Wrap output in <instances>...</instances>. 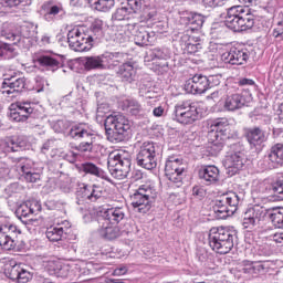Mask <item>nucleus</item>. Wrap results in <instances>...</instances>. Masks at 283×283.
Returning <instances> with one entry per match:
<instances>
[{"mask_svg":"<svg viewBox=\"0 0 283 283\" xmlns=\"http://www.w3.org/2000/svg\"><path fill=\"white\" fill-rule=\"evenodd\" d=\"M108 169L116 180H125L132 171V154L127 150H115L108 156Z\"/></svg>","mask_w":283,"mask_h":283,"instance_id":"20e7f679","label":"nucleus"},{"mask_svg":"<svg viewBox=\"0 0 283 283\" xmlns=\"http://www.w3.org/2000/svg\"><path fill=\"white\" fill-rule=\"evenodd\" d=\"M38 63L42 65V67H48L49 70L53 71H55L59 67L57 60L49 55H42L38 57Z\"/></svg>","mask_w":283,"mask_h":283,"instance_id":"ea45409f","label":"nucleus"},{"mask_svg":"<svg viewBox=\"0 0 283 283\" xmlns=\"http://www.w3.org/2000/svg\"><path fill=\"white\" fill-rule=\"evenodd\" d=\"M84 174H90L91 176H96L97 178H103L104 171L98 166L92 163H85L82 165Z\"/></svg>","mask_w":283,"mask_h":283,"instance_id":"58836bf2","label":"nucleus"},{"mask_svg":"<svg viewBox=\"0 0 283 283\" xmlns=\"http://www.w3.org/2000/svg\"><path fill=\"white\" fill-rule=\"evenodd\" d=\"M15 214L19 218H30V216H32V212L30 211V203H29V201H25V202L21 203L17 208Z\"/></svg>","mask_w":283,"mask_h":283,"instance_id":"de8ad7c7","label":"nucleus"},{"mask_svg":"<svg viewBox=\"0 0 283 283\" xmlns=\"http://www.w3.org/2000/svg\"><path fill=\"white\" fill-rule=\"evenodd\" d=\"M23 3V0H0L1 8H4V10H11L10 13L14 12L19 6Z\"/></svg>","mask_w":283,"mask_h":283,"instance_id":"49530a36","label":"nucleus"},{"mask_svg":"<svg viewBox=\"0 0 283 283\" xmlns=\"http://www.w3.org/2000/svg\"><path fill=\"white\" fill-rule=\"evenodd\" d=\"M126 209L124 207L109 208L104 212L102 220H107L111 224H118L125 220Z\"/></svg>","mask_w":283,"mask_h":283,"instance_id":"a878e982","label":"nucleus"},{"mask_svg":"<svg viewBox=\"0 0 283 283\" xmlns=\"http://www.w3.org/2000/svg\"><path fill=\"white\" fill-rule=\"evenodd\" d=\"M22 264H14V265H11L10 268H8V275L10 277V280H13V281H18L19 280V275L21 273V269H22Z\"/></svg>","mask_w":283,"mask_h":283,"instance_id":"8fccbe9b","label":"nucleus"},{"mask_svg":"<svg viewBox=\"0 0 283 283\" xmlns=\"http://www.w3.org/2000/svg\"><path fill=\"white\" fill-rule=\"evenodd\" d=\"M17 168L20 169V171H22V174L24 176H27V174L32 171V167L30 165V160L25 159V158H18L17 159Z\"/></svg>","mask_w":283,"mask_h":283,"instance_id":"09e8293b","label":"nucleus"},{"mask_svg":"<svg viewBox=\"0 0 283 283\" xmlns=\"http://www.w3.org/2000/svg\"><path fill=\"white\" fill-rule=\"evenodd\" d=\"M10 178V168L8 164L0 161V180H8Z\"/></svg>","mask_w":283,"mask_h":283,"instance_id":"bf43d9fd","label":"nucleus"},{"mask_svg":"<svg viewBox=\"0 0 283 283\" xmlns=\"http://www.w3.org/2000/svg\"><path fill=\"white\" fill-rule=\"evenodd\" d=\"M185 90L188 94H205L209 90V80L207 75L196 74L185 83Z\"/></svg>","mask_w":283,"mask_h":283,"instance_id":"4468645a","label":"nucleus"},{"mask_svg":"<svg viewBox=\"0 0 283 283\" xmlns=\"http://www.w3.org/2000/svg\"><path fill=\"white\" fill-rule=\"evenodd\" d=\"M65 233V229L62 226H51L46 229L45 235L50 242H59L63 239V234Z\"/></svg>","mask_w":283,"mask_h":283,"instance_id":"f704fd0d","label":"nucleus"},{"mask_svg":"<svg viewBox=\"0 0 283 283\" xmlns=\"http://www.w3.org/2000/svg\"><path fill=\"white\" fill-rule=\"evenodd\" d=\"M175 120L181 125H191L200 118V113L198 112V106L191 101L177 104L175 106Z\"/></svg>","mask_w":283,"mask_h":283,"instance_id":"6e6552de","label":"nucleus"},{"mask_svg":"<svg viewBox=\"0 0 283 283\" xmlns=\"http://www.w3.org/2000/svg\"><path fill=\"white\" fill-rule=\"evenodd\" d=\"M272 242H275L276 244H281L283 247V232H276L272 235Z\"/></svg>","mask_w":283,"mask_h":283,"instance_id":"774afa93","label":"nucleus"},{"mask_svg":"<svg viewBox=\"0 0 283 283\" xmlns=\"http://www.w3.org/2000/svg\"><path fill=\"white\" fill-rule=\"evenodd\" d=\"M95 144H92V139L88 142H81L78 146L76 147L77 151H81L82 154H92L94 151Z\"/></svg>","mask_w":283,"mask_h":283,"instance_id":"3c124183","label":"nucleus"},{"mask_svg":"<svg viewBox=\"0 0 283 283\" xmlns=\"http://www.w3.org/2000/svg\"><path fill=\"white\" fill-rule=\"evenodd\" d=\"M29 202V209L31 211V216H38V213H41V202L36 200H31Z\"/></svg>","mask_w":283,"mask_h":283,"instance_id":"052dcab7","label":"nucleus"},{"mask_svg":"<svg viewBox=\"0 0 283 283\" xmlns=\"http://www.w3.org/2000/svg\"><path fill=\"white\" fill-rule=\"evenodd\" d=\"M15 104H18V112H20V116H24V120H28L30 115L34 113V107H32V104L29 102Z\"/></svg>","mask_w":283,"mask_h":283,"instance_id":"c03bdc74","label":"nucleus"},{"mask_svg":"<svg viewBox=\"0 0 283 283\" xmlns=\"http://www.w3.org/2000/svg\"><path fill=\"white\" fill-rule=\"evenodd\" d=\"M266 208L254 206L252 208L247 209L243 213L242 224L244 229H255V227L260 226V222L266 218Z\"/></svg>","mask_w":283,"mask_h":283,"instance_id":"f8f14e48","label":"nucleus"},{"mask_svg":"<svg viewBox=\"0 0 283 283\" xmlns=\"http://www.w3.org/2000/svg\"><path fill=\"white\" fill-rule=\"evenodd\" d=\"M91 6L92 0H70V6L73 8H83V6Z\"/></svg>","mask_w":283,"mask_h":283,"instance_id":"0e129e2a","label":"nucleus"},{"mask_svg":"<svg viewBox=\"0 0 283 283\" xmlns=\"http://www.w3.org/2000/svg\"><path fill=\"white\" fill-rule=\"evenodd\" d=\"M21 191L20 186L17 182H13L4 188L6 198H12V196Z\"/></svg>","mask_w":283,"mask_h":283,"instance_id":"864d4df0","label":"nucleus"},{"mask_svg":"<svg viewBox=\"0 0 283 283\" xmlns=\"http://www.w3.org/2000/svg\"><path fill=\"white\" fill-rule=\"evenodd\" d=\"M30 280H32V273H30V271L25 270L23 268V265H22L17 282H19V283H28V282H30Z\"/></svg>","mask_w":283,"mask_h":283,"instance_id":"6e6d98bb","label":"nucleus"},{"mask_svg":"<svg viewBox=\"0 0 283 283\" xmlns=\"http://www.w3.org/2000/svg\"><path fill=\"white\" fill-rule=\"evenodd\" d=\"M220 177V170L216 166H205L199 170V178L203 180L206 185H213L218 182Z\"/></svg>","mask_w":283,"mask_h":283,"instance_id":"393cba45","label":"nucleus"},{"mask_svg":"<svg viewBox=\"0 0 283 283\" xmlns=\"http://www.w3.org/2000/svg\"><path fill=\"white\" fill-rule=\"evenodd\" d=\"M63 12H65L63 4H51L46 10V14L50 17H56V14H63Z\"/></svg>","mask_w":283,"mask_h":283,"instance_id":"5fc2aeb1","label":"nucleus"},{"mask_svg":"<svg viewBox=\"0 0 283 283\" xmlns=\"http://www.w3.org/2000/svg\"><path fill=\"white\" fill-rule=\"evenodd\" d=\"M165 176L176 187H182V178H185V165H182V161L170 157L166 161Z\"/></svg>","mask_w":283,"mask_h":283,"instance_id":"9d476101","label":"nucleus"},{"mask_svg":"<svg viewBox=\"0 0 283 283\" xmlns=\"http://www.w3.org/2000/svg\"><path fill=\"white\" fill-rule=\"evenodd\" d=\"M50 127L55 132V134H63L66 129H70V122L66 119L51 120Z\"/></svg>","mask_w":283,"mask_h":283,"instance_id":"a19ab883","label":"nucleus"},{"mask_svg":"<svg viewBox=\"0 0 283 283\" xmlns=\"http://www.w3.org/2000/svg\"><path fill=\"white\" fill-rule=\"evenodd\" d=\"M103 55L104 70H116L122 63L127 61V53L123 52H105Z\"/></svg>","mask_w":283,"mask_h":283,"instance_id":"a211bd4d","label":"nucleus"},{"mask_svg":"<svg viewBox=\"0 0 283 283\" xmlns=\"http://www.w3.org/2000/svg\"><path fill=\"white\" fill-rule=\"evenodd\" d=\"M104 127L107 140L117 144L123 143L127 138L132 124L123 114H112L105 118Z\"/></svg>","mask_w":283,"mask_h":283,"instance_id":"7ed1b4c3","label":"nucleus"},{"mask_svg":"<svg viewBox=\"0 0 283 283\" xmlns=\"http://www.w3.org/2000/svg\"><path fill=\"white\" fill-rule=\"evenodd\" d=\"M202 3L206 8H218L222 6V0H202Z\"/></svg>","mask_w":283,"mask_h":283,"instance_id":"69168bd1","label":"nucleus"},{"mask_svg":"<svg viewBox=\"0 0 283 283\" xmlns=\"http://www.w3.org/2000/svg\"><path fill=\"white\" fill-rule=\"evenodd\" d=\"M126 107L129 108V112L133 116H138L143 112V106L136 99H126Z\"/></svg>","mask_w":283,"mask_h":283,"instance_id":"a18cd8bd","label":"nucleus"},{"mask_svg":"<svg viewBox=\"0 0 283 283\" xmlns=\"http://www.w3.org/2000/svg\"><path fill=\"white\" fill-rule=\"evenodd\" d=\"M99 228L97 230L98 235L104 240H116L120 238V229L118 227L112 226L107 220H99Z\"/></svg>","mask_w":283,"mask_h":283,"instance_id":"412c9836","label":"nucleus"},{"mask_svg":"<svg viewBox=\"0 0 283 283\" xmlns=\"http://www.w3.org/2000/svg\"><path fill=\"white\" fill-rule=\"evenodd\" d=\"M157 196L158 192L151 185H142L130 197L132 206L138 213H147L151 209Z\"/></svg>","mask_w":283,"mask_h":283,"instance_id":"39448f33","label":"nucleus"},{"mask_svg":"<svg viewBox=\"0 0 283 283\" xmlns=\"http://www.w3.org/2000/svg\"><path fill=\"white\" fill-rule=\"evenodd\" d=\"M137 165L144 169H156L158 160L156 159V146L154 143L145 142L139 147L136 157Z\"/></svg>","mask_w":283,"mask_h":283,"instance_id":"1a4fd4ad","label":"nucleus"},{"mask_svg":"<svg viewBox=\"0 0 283 283\" xmlns=\"http://www.w3.org/2000/svg\"><path fill=\"white\" fill-rule=\"evenodd\" d=\"M92 36L85 33L83 28H73L67 33L69 48L74 52H90L94 48Z\"/></svg>","mask_w":283,"mask_h":283,"instance_id":"0eeeda50","label":"nucleus"},{"mask_svg":"<svg viewBox=\"0 0 283 283\" xmlns=\"http://www.w3.org/2000/svg\"><path fill=\"white\" fill-rule=\"evenodd\" d=\"M247 140L251 147H258L266 140V135L260 127L250 128L247 132Z\"/></svg>","mask_w":283,"mask_h":283,"instance_id":"c85d7f7f","label":"nucleus"},{"mask_svg":"<svg viewBox=\"0 0 283 283\" xmlns=\"http://www.w3.org/2000/svg\"><path fill=\"white\" fill-rule=\"evenodd\" d=\"M36 34V25L32 22H24L22 25L18 27V36L21 39H32Z\"/></svg>","mask_w":283,"mask_h":283,"instance_id":"c756f323","label":"nucleus"},{"mask_svg":"<svg viewBox=\"0 0 283 283\" xmlns=\"http://www.w3.org/2000/svg\"><path fill=\"white\" fill-rule=\"evenodd\" d=\"M21 149H25V142L21 139L6 138L0 140V151H3V154L21 151Z\"/></svg>","mask_w":283,"mask_h":283,"instance_id":"cd10ccee","label":"nucleus"},{"mask_svg":"<svg viewBox=\"0 0 283 283\" xmlns=\"http://www.w3.org/2000/svg\"><path fill=\"white\" fill-rule=\"evenodd\" d=\"M9 118L14 123H25V116L21 115L18 104H11L9 107Z\"/></svg>","mask_w":283,"mask_h":283,"instance_id":"37998d69","label":"nucleus"},{"mask_svg":"<svg viewBox=\"0 0 283 283\" xmlns=\"http://www.w3.org/2000/svg\"><path fill=\"white\" fill-rule=\"evenodd\" d=\"M2 87L6 90V87H9L8 91H4L6 94H14V92H23V88L25 87V77H15L11 76L9 78H6L2 83Z\"/></svg>","mask_w":283,"mask_h":283,"instance_id":"bb28decb","label":"nucleus"},{"mask_svg":"<svg viewBox=\"0 0 283 283\" xmlns=\"http://www.w3.org/2000/svg\"><path fill=\"white\" fill-rule=\"evenodd\" d=\"M115 3V0H91V7L98 12H109Z\"/></svg>","mask_w":283,"mask_h":283,"instance_id":"c9c22d12","label":"nucleus"},{"mask_svg":"<svg viewBox=\"0 0 283 283\" xmlns=\"http://www.w3.org/2000/svg\"><path fill=\"white\" fill-rule=\"evenodd\" d=\"M242 200H244V193L228 192L216 200L213 211L220 213V218H231L238 211Z\"/></svg>","mask_w":283,"mask_h":283,"instance_id":"423d86ee","label":"nucleus"},{"mask_svg":"<svg viewBox=\"0 0 283 283\" xmlns=\"http://www.w3.org/2000/svg\"><path fill=\"white\" fill-rule=\"evenodd\" d=\"M69 136L74 140H81L82 143H92L95 145L96 143V135L90 129V126L86 124H75L71 127L69 132Z\"/></svg>","mask_w":283,"mask_h":283,"instance_id":"2eb2a0df","label":"nucleus"},{"mask_svg":"<svg viewBox=\"0 0 283 283\" xmlns=\"http://www.w3.org/2000/svg\"><path fill=\"white\" fill-rule=\"evenodd\" d=\"M208 138H221V140H229V120L224 118L214 120L210 125Z\"/></svg>","mask_w":283,"mask_h":283,"instance_id":"f3484780","label":"nucleus"},{"mask_svg":"<svg viewBox=\"0 0 283 283\" xmlns=\"http://www.w3.org/2000/svg\"><path fill=\"white\" fill-rule=\"evenodd\" d=\"M247 157L242 151L230 153L223 160V167L228 176H235L244 167Z\"/></svg>","mask_w":283,"mask_h":283,"instance_id":"ddd939ff","label":"nucleus"},{"mask_svg":"<svg viewBox=\"0 0 283 283\" xmlns=\"http://www.w3.org/2000/svg\"><path fill=\"white\" fill-rule=\"evenodd\" d=\"M210 146L208 149H210V154L212 156H218L220 151H222L224 145L227 144V139H222V137H212L209 138Z\"/></svg>","mask_w":283,"mask_h":283,"instance_id":"e433bc0d","label":"nucleus"},{"mask_svg":"<svg viewBox=\"0 0 283 283\" xmlns=\"http://www.w3.org/2000/svg\"><path fill=\"white\" fill-rule=\"evenodd\" d=\"M129 14H132V11L127 7H120L115 10V12L112 15V21H127L129 20Z\"/></svg>","mask_w":283,"mask_h":283,"instance_id":"79ce46f5","label":"nucleus"},{"mask_svg":"<svg viewBox=\"0 0 283 283\" xmlns=\"http://www.w3.org/2000/svg\"><path fill=\"white\" fill-rule=\"evenodd\" d=\"M117 75L124 83H134L136 78V69H134V62L125 61L118 66Z\"/></svg>","mask_w":283,"mask_h":283,"instance_id":"5701e85b","label":"nucleus"},{"mask_svg":"<svg viewBox=\"0 0 283 283\" xmlns=\"http://www.w3.org/2000/svg\"><path fill=\"white\" fill-rule=\"evenodd\" d=\"M245 266L248 268L243 269L244 273H260L262 271V265H255V263L250 261H245Z\"/></svg>","mask_w":283,"mask_h":283,"instance_id":"13d9d810","label":"nucleus"},{"mask_svg":"<svg viewBox=\"0 0 283 283\" xmlns=\"http://www.w3.org/2000/svg\"><path fill=\"white\" fill-rule=\"evenodd\" d=\"M207 78L209 80V82H208V90L210 87H216L217 85H220V76H218V75H210Z\"/></svg>","mask_w":283,"mask_h":283,"instance_id":"338daca9","label":"nucleus"},{"mask_svg":"<svg viewBox=\"0 0 283 283\" xmlns=\"http://www.w3.org/2000/svg\"><path fill=\"white\" fill-rule=\"evenodd\" d=\"M21 234V230L17 226L7 223L0 227V249L2 251H14L17 249V241L14 238Z\"/></svg>","mask_w":283,"mask_h":283,"instance_id":"9b49d317","label":"nucleus"},{"mask_svg":"<svg viewBox=\"0 0 283 283\" xmlns=\"http://www.w3.org/2000/svg\"><path fill=\"white\" fill-rule=\"evenodd\" d=\"M192 196L195 198H198L199 200H202V198H205L207 196V190H205V188H202L200 186H195L192 188Z\"/></svg>","mask_w":283,"mask_h":283,"instance_id":"680f3d73","label":"nucleus"},{"mask_svg":"<svg viewBox=\"0 0 283 283\" xmlns=\"http://www.w3.org/2000/svg\"><path fill=\"white\" fill-rule=\"evenodd\" d=\"M266 160L272 169L283 167V144L273 145L266 156Z\"/></svg>","mask_w":283,"mask_h":283,"instance_id":"6ab92c4d","label":"nucleus"},{"mask_svg":"<svg viewBox=\"0 0 283 283\" xmlns=\"http://www.w3.org/2000/svg\"><path fill=\"white\" fill-rule=\"evenodd\" d=\"M266 216L271 220L273 227H275V229H283V209H266Z\"/></svg>","mask_w":283,"mask_h":283,"instance_id":"72a5a7b5","label":"nucleus"},{"mask_svg":"<svg viewBox=\"0 0 283 283\" xmlns=\"http://www.w3.org/2000/svg\"><path fill=\"white\" fill-rule=\"evenodd\" d=\"M248 60L249 53L237 48H232L230 51H227L221 55V61H224L230 65H243Z\"/></svg>","mask_w":283,"mask_h":283,"instance_id":"dca6fc26","label":"nucleus"},{"mask_svg":"<svg viewBox=\"0 0 283 283\" xmlns=\"http://www.w3.org/2000/svg\"><path fill=\"white\" fill-rule=\"evenodd\" d=\"M17 54V51L11 44L0 41V59H14Z\"/></svg>","mask_w":283,"mask_h":283,"instance_id":"4c0bfd02","label":"nucleus"},{"mask_svg":"<svg viewBox=\"0 0 283 283\" xmlns=\"http://www.w3.org/2000/svg\"><path fill=\"white\" fill-rule=\"evenodd\" d=\"M208 240L209 247L214 253L227 255V253H231L235 240H238V233L227 228H212L210 229Z\"/></svg>","mask_w":283,"mask_h":283,"instance_id":"f03ea898","label":"nucleus"},{"mask_svg":"<svg viewBox=\"0 0 283 283\" xmlns=\"http://www.w3.org/2000/svg\"><path fill=\"white\" fill-rule=\"evenodd\" d=\"M83 196L85 200L96 202L99 198H103V188L101 186L93 185L90 188H84Z\"/></svg>","mask_w":283,"mask_h":283,"instance_id":"7c9ffc66","label":"nucleus"},{"mask_svg":"<svg viewBox=\"0 0 283 283\" xmlns=\"http://www.w3.org/2000/svg\"><path fill=\"white\" fill-rule=\"evenodd\" d=\"M134 41L139 48H145V45H154L156 43V32H148L145 27L139 28L134 33Z\"/></svg>","mask_w":283,"mask_h":283,"instance_id":"aec40b11","label":"nucleus"},{"mask_svg":"<svg viewBox=\"0 0 283 283\" xmlns=\"http://www.w3.org/2000/svg\"><path fill=\"white\" fill-rule=\"evenodd\" d=\"M84 66L86 70H105L103 54L96 56H86L84 57Z\"/></svg>","mask_w":283,"mask_h":283,"instance_id":"473e14b6","label":"nucleus"},{"mask_svg":"<svg viewBox=\"0 0 283 283\" xmlns=\"http://www.w3.org/2000/svg\"><path fill=\"white\" fill-rule=\"evenodd\" d=\"M224 25L233 32H245L255 25V15L249 7L233 6L227 9Z\"/></svg>","mask_w":283,"mask_h":283,"instance_id":"f257e3e1","label":"nucleus"},{"mask_svg":"<svg viewBox=\"0 0 283 283\" xmlns=\"http://www.w3.org/2000/svg\"><path fill=\"white\" fill-rule=\"evenodd\" d=\"M249 97L244 94H232L227 96L224 102V109L228 112H235L237 109H242L247 103H249Z\"/></svg>","mask_w":283,"mask_h":283,"instance_id":"4be33fe9","label":"nucleus"},{"mask_svg":"<svg viewBox=\"0 0 283 283\" xmlns=\"http://www.w3.org/2000/svg\"><path fill=\"white\" fill-rule=\"evenodd\" d=\"M84 32H85V34L91 36V39H90L91 43H94V41H98V38L101 36V34H103V21L95 20L91 24V28Z\"/></svg>","mask_w":283,"mask_h":283,"instance_id":"2f4dec72","label":"nucleus"},{"mask_svg":"<svg viewBox=\"0 0 283 283\" xmlns=\"http://www.w3.org/2000/svg\"><path fill=\"white\" fill-rule=\"evenodd\" d=\"M19 25L12 22H4L0 30V36L6 39L7 41H12L14 44L20 43L19 36Z\"/></svg>","mask_w":283,"mask_h":283,"instance_id":"b1692460","label":"nucleus"},{"mask_svg":"<svg viewBox=\"0 0 283 283\" xmlns=\"http://www.w3.org/2000/svg\"><path fill=\"white\" fill-rule=\"evenodd\" d=\"M143 8V1L140 0H128V10L133 11V14H138Z\"/></svg>","mask_w":283,"mask_h":283,"instance_id":"4d7b16f0","label":"nucleus"},{"mask_svg":"<svg viewBox=\"0 0 283 283\" xmlns=\"http://www.w3.org/2000/svg\"><path fill=\"white\" fill-rule=\"evenodd\" d=\"M189 23L190 25H195L193 27L195 30H198V28H202L205 23V17H202V14L195 13L189 19Z\"/></svg>","mask_w":283,"mask_h":283,"instance_id":"603ef678","label":"nucleus"},{"mask_svg":"<svg viewBox=\"0 0 283 283\" xmlns=\"http://www.w3.org/2000/svg\"><path fill=\"white\" fill-rule=\"evenodd\" d=\"M24 178L27 182H36L38 180H41V175L31 170V172L24 175Z\"/></svg>","mask_w":283,"mask_h":283,"instance_id":"e2e57ef3","label":"nucleus"}]
</instances>
